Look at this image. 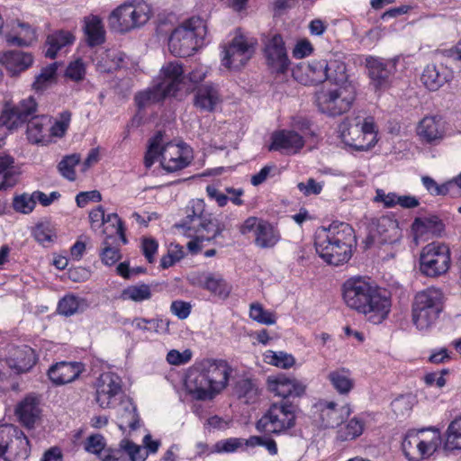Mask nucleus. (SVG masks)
<instances>
[{
  "instance_id": "f257e3e1",
  "label": "nucleus",
  "mask_w": 461,
  "mask_h": 461,
  "mask_svg": "<svg viewBox=\"0 0 461 461\" xmlns=\"http://www.w3.org/2000/svg\"><path fill=\"white\" fill-rule=\"evenodd\" d=\"M232 368L224 360L203 359L186 370L184 389L193 400L211 402L228 386Z\"/></svg>"
},
{
  "instance_id": "f03ea898",
  "label": "nucleus",
  "mask_w": 461,
  "mask_h": 461,
  "mask_svg": "<svg viewBox=\"0 0 461 461\" xmlns=\"http://www.w3.org/2000/svg\"><path fill=\"white\" fill-rule=\"evenodd\" d=\"M341 291L345 304L363 314L369 322L380 324L387 319L392 307L391 299L368 279L350 277L343 283Z\"/></svg>"
},
{
  "instance_id": "7ed1b4c3",
  "label": "nucleus",
  "mask_w": 461,
  "mask_h": 461,
  "mask_svg": "<svg viewBox=\"0 0 461 461\" xmlns=\"http://www.w3.org/2000/svg\"><path fill=\"white\" fill-rule=\"evenodd\" d=\"M356 243L353 228L346 222H333L315 232L316 252L327 263L339 266L348 262Z\"/></svg>"
},
{
  "instance_id": "20e7f679",
  "label": "nucleus",
  "mask_w": 461,
  "mask_h": 461,
  "mask_svg": "<svg viewBox=\"0 0 461 461\" xmlns=\"http://www.w3.org/2000/svg\"><path fill=\"white\" fill-rule=\"evenodd\" d=\"M161 134H157L149 141L144 158L146 167H150L156 159H159L163 169L176 172L188 167L194 159L192 148L185 142L169 141L162 143Z\"/></svg>"
},
{
  "instance_id": "39448f33",
  "label": "nucleus",
  "mask_w": 461,
  "mask_h": 461,
  "mask_svg": "<svg viewBox=\"0 0 461 461\" xmlns=\"http://www.w3.org/2000/svg\"><path fill=\"white\" fill-rule=\"evenodd\" d=\"M342 142L357 151H368L378 141V128L371 116L347 117L339 125Z\"/></svg>"
},
{
  "instance_id": "423d86ee",
  "label": "nucleus",
  "mask_w": 461,
  "mask_h": 461,
  "mask_svg": "<svg viewBox=\"0 0 461 461\" xmlns=\"http://www.w3.org/2000/svg\"><path fill=\"white\" fill-rule=\"evenodd\" d=\"M443 293L436 287L418 292L411 303V321L417 330L429 332L443 310Z\"/></svg>"
},
{
  "instance_id": "0eeeda50",
  "label": "nucleus",
  "mask_w": 461,
  "mask_h": 461,
  "mask_svg": "<svg viewBox=\"0 0 461 461\" xmlns=\"http://www.w3.org/2000/svg\"><path fill=\"white\" fill-rule=\"evenodd\" d=\"M206 34V23L199 17H192L172 32L168 41V49L175 56H191L203 45Z\"/></svg>"
},
{
  "instance_id": "6e6552de",
  "label": "nucleus",
  "mask_w": 461,
  "mask_h": 461,
  "mask_svg": "<svg viewBox=\"0 0 461 461\" xmlns=\"http://www.w3.org/2000/svg\"><path fill=\"white\" fill-rule=\"evenodd\" d=\"M184 80V69L180 63L168 62L160 70L159 82L152 87L140 92L135 96V102L140 108L174 95Z\"/></svg>"
},
{
  "instance_id": "1a4fd4ad",
  "label": "nucleus",
  "mask_w": 461,
  "mask_h": 461,
  "mask_svg": "<svg viewBox=\"0 0 461 461\" xmlns=\"http://www.w3.org/2000/svg\"><path fill=\"white\" fill-rule=\"evenodd\" d=\"M152 15L151 6L142 0L126 1L112 11L108 17L110 26L128 32L146 24Z\"/></svg>"
},
{
  "instance_id": "9d476101",
  "label": "nucleus",
  "mask_w": 461,
  "mask_h": 461,
  "mask_svg": "<svg viewBox=\"0 0 461 461\" xmlns=\"http://www.w3.org/2000/svg\"><path fill=\"white\" fill-rule=\"evenodd\" d=\"M312 135L310 121L296 116L291 121V129L279 130L272 133L269 149L287 155L296 154L303 148L306 139Z\"/></svg>"
},
{
  "instance_id": "9b49d317",
  "label": "nucleus",
  "mask_w": 461,
  "mask_h": 461,
  "mask_svg": "<svg viewBox=\"0 0 461 461\" xmlns=\"http://www.w3.org/2000/svg\"><path fill=\"white\" fill-rule=\"evenodd\" d=\"M355 97L353 84L330 85L316 94V104L322 113L337 116L350 109Z\"/></svg>"
},
{
  "instance_id": "f8f14e48",
  "label": "nucleus",
  "mask_w": 461,
  "mask_h": 461,
  "mask_svg": "<svg viewBox=\"0 0 461 461\" xmlns=\"http://www.w3.org/2000/svg\"><path fill=\"white\" fill-rule=\"evenodd\" d=\"M451 264L449 247L438 241H433L424 246L419 258L420 272L430 278L445 275Z\"/></svg>"
},
{
  "instance_id": "ddd939ff",
  "label": "nucleus",
  "mask_w": 461,
  "mask_h": 461,
  "mask_svg": "<svg viewBox=\"0 0 461 461\" xmlns=\"http://www.w3.org/2000/svg\"><path fill=\"white\" fill-rule=\"evenodd\" d=\"M296 406L291 402L274 403L257 422L259 431L273 434H285L294 427Z\"/></svg>"
},
{
  "instance_id": "4468645a",
  "label": "nucleus",
  "mask_w": 461,
  "mask_h": 461,
  "mask_svg": "<svg viewBox=\"0 0 461 461\" xmlns=\"http://www.w3.org/2000/svg\"><path fill=\"white\" fill-rule=\"evenodd\" d=\"M257 41L243 34H237L229 42L221 45V66L229 70H240L253 57Z\"/></svg>"
},
{
  "instance_id": "2eb2a0df",
  "label": "nucleus",
  "mask_w": 461,
  "mask_h": 461,
  "mask_svg": "<svg viewBox=\"0 0 461 461\" xmlns=\"http://www.w3.org/2000/svg\"><path fill=\"white\" fill-rule=\"evenodd\" d=\"M31 447L27 437L11 424L0 426V457L5 461H24Z\"/></svg>"
},
{
  "instance_id": "dca6fc26",
  "label": "nucleus",
  "mask_w": 461,
  "mask_h": 461,
  "mask_svg": "<svg viewBox=\"0 0 461 461\" xmlns=\"http://www.w3.org/2000/svg\"><path fill=\"white\" fill-rule=\"evenodd\" d=\"M182 227L187 231H206L207 234H201V237L206 240H212L221 232L217 222L205 212V203L202 199H193L189 202Z\"/></svg>"
},
{
  "instance_id": "f3484780",
  "label": "nucleus",
  "mask_w": 461,
  "mask_h": 461,
  "mask_svg": "<svg viewBox=\"0 0 461 461\" xmlns=\"http://www.w3.org/2000/svg\"><path fill=\"white\" fill-rule=\"evenodd\" d=\"M95 402L103 408H113L122 396V379L113 372L102 373L95 383Z\"/></svg>"
},
{
  "instance_id": "a211bd4d",
  "label": "nucleus",
  "mask_w": 461,
  "mask_h": 461,
  "mask_svg": "<svg viewBox=\"0 0 461 461\" xmlns=\"http://www.w3.org/2000/svg\"><path fill=\"white\" fill-rule=\"evenodd\" d=\"M397 59H384L375 56H367L365 65L370 85L375 91H382L390 86V78L396 69Z\"/></svg>"
},
{
  "instance_id": "6ab92c4d",
  "label": "nucleus",
  "mask_w": 461,
  "mask_h": 461,
  "mask_svg": "<svg viewBox=\"0 0 461 461\" xmlns=\"http://www.w3.org/2000/svg\"><path fill=\"white\" fill-rule=\"evenodd\" d=\"M264 57L268 68L276 74H285L291 65L285 43L280 34H274L264 43Z\"/></svg>"
},
{
  "instance_id": "aec40b11",
  "label": "nucleus",
  "mask_w": 461,
  "mask_h": 461,
  "mask_svg": "<svg viewBox=\"0 0 461 461\" xmlns=\"http://www.w3.org/2000/svg\"><path fill=\"white\" fill-rule=\"evenodd\" d=\"M447 122L440 115H428L417 124L415 132L423 144L437 145L447 134Z\"/></svg>"
},
{
  "instance_id": "412c9836",
  "label": "nucleus",
  "mask_w": 461,
  "mask_h": 461,
  "mask_svg": "<svg viewBox=\"0 0 461 461\" xmlns=\"http://www.w3.org/2000/svg\"><path fill=\"white\" fill-rule=\"evenodd\" d=\"M37 104L32 96L23 99L17 105L5 109L0 115V127L13 131L23 125L36 112Z\"/></svg>"
},
{
  "instance_id": "4be33fe9",
  "label": "nucleus",
  "mask_w": 461,
  "mask_h": 461,
  "mask_svg": "<svg viewBox=\"0 0 461 461\" xmlns=\"http://www.w3.org/2000/svg\"><path fill=\"white\" fill-rule=\"evenodd\" d=\"M267 389L275 396L285 399L301 397L305 393L306 385L294 377L278 374L267 378Z\"/></svg>"
},
{
  "instance_id": "5701e85b",
  "label": "nucleus",
  "mask_w": 461,
  "mask_h": 461,
  "mask_svg": "<svg viewBox=\"0 0 461 461\" xmlns=\"http://www.w3.org/2000/svg\"><path fill=\"white\" fill-rule=\"evenodd\" d=\"M294 77L303 85H315L327 80L329 64L326 59H313L302 63L294 70Z\"/></svg>"
},
{
  "instance_id": "b1692460",
  "label": "nucleus",
  "mask_w": 461,
  "mask_h": 461,
  "mask_svg": "<svg viewBox=\"0 0 461 461\" xmlns=\"http://www.w3.org/2000/svg\"><path fill=\"white\" fill-rule=\"evenodd\" d=\"M371 232L381 243L394 244L402 238L399 222L392 215H383L373 220Z\"/></svg>"
},
{
  "instance_id": "393cba45",
  "label": "nucleus",
  "mask_w": 461,
  "mask_h": 461,
  "mask_svg": "<svg viewBox=\"0 0 461 461\" xmlns=\"http://www.w3.org/2000/svg\"><path fill=\"white\" fill-rule=\"evenodd\" d=\"M191 282L221 298L228 297L230 292V286L220 274L198 272L192 276Z\"/></svg>"
},
{
  "instance_id": "a878e982",
  "label": "nucleus",
  "mask_w": 461,
  "mask_h": 461,
  "mask_svg": "<svg viewBox=\"0 0 461 461\" xmlns=\"http://www.w3.org/2000/svg\"><path fill=\"white\" fill-rule=\"evenodd\" d=\"M453 78V72L443 64L427 65L421 75L422 85L429 91H437Z\"/></svg>"
},
{
  "instance_id": "bb28decb",
  "label": "nucleus",
  "mask_w": 461,
  "mask_h": 461,
  "mask_svg": "<svg viewBox=\"0 0 461 461\" xmlns=\"http://www.w3.org/2000/svg\"><path fill=\"white\" fill-rule=\"evenodd\" d=\"M5 363L14 373H25L36 363L34 350L28 346L12 348Z\"/></svg>"
},
{
  "instance_id": "cd10ccee",
  "label": "nucleus",
  "mask_w": 461,
  "mask_h": 461,
  "mask_svg": "<svg viewBox=\"0 0 461 461\" xmlns=\"http://www.w3.org/2000/svg\"><path fill=\"white\" fill-rule=\"evenodd\" d=\"M79 362H59L50 367L48 375L56 385H63L75 381L83 372Z\"/></svg>"
},
{
  "instance_id": "c85d7f7f",
  "label": "nucleus",
  "mask_w": 461,
  "mask_h": 461,
  "mask_svg": "<svg viewBox=\"0 0 461 461\" xmlns=\"http://www.w3.org/2000/svg\"><path fill=\"white\" fill-rule=\"evenodd\" d=\"M76 37L70 31L59 30L48 35L45 56L55 59L60 53H66L74 44Z\"/></svg>"
},
{
  "instance_id": "c756f323",
  "label": "nucleus",
  "mask_w": 461,
  "mask_h": 461,
  "mask_svg": "<svg viewBox=\"0 0 461 461\" xmlns=\"http://www.w3.org/2000/svg\"><path fill=\"white\" fill-rule=\"evenodd\" d=\"M221 103V96L217 86L208 83L199 86L194 93V104L196 108L212 112Z\"/></svg>"
},
{
  "instance_id": "7c9ffc66",
  "label": "nucleus",
  "mask_w": 461,
  "mask_h": 461,
  "mask_svg": "<svg viewBox=\"0 0 461 461\" xmlns=\"http://www.w3.org/2000/svg\"><path fill=\"white\" fill-rule=\"evenodd\" d=\"M0 62L12 76H15L32 65L33 57L22 50H9L0 55Z\"/></svg>"
},
{
  "instance_id": "2f4dec72",
  "label": "nucleus",
  "mask_w": 461,
  "mask_h": 461,
  "mask_svg": "<svg viewBox=\"0 0 461 461\" xmlns=\"http://www.w3.org/2000/svg\"><path fill=\"white\" fill-rule=\"evenodd\" d=\"M315 409L320 413V419L324 427H334L340 423L342 420V413L347 415L350 413V408L346 406L342 409H338L336 402L332 401H320L315 404Z\"/></svg>"
},
{
  "instance_id": "473e14b6",
  "label": "nucleus",
  "mask_w": 461,
  "mask_h": 461,
  "mask_svg": "<svg viewBox=\"0 0 461 461\" xmlns=\"http://www.w3.org/2000/svg\"><path fill=\"white\" fill-rule=\"evenodd\" d=\"M444 229V223L436 215L418 217L411 224V230L416 239H421L428 235L438 236L443 232Z\"/></svg>"
},
{
  "instance_id": "72a5a7b5",
  "label": "nucleus",
  "mask_w": 461,
  "mask_h": 461,
  "mask_svg": "<svg viewBox=\"0 0 461 461\" xmlns=\"http://www.w3.org/2000/svg\"><path fill=\"white\" fill-rule=\"evenodd\" d=\"M15 413L23 425L33 427L41 413L38 399L32 395L25 397L18 403Z\"/></svg>"
},
{
  "instance_id": "f704fd0d",
  "label": "nucleus",
  "mask_w": 461,
  "mask_h": 461,
  "mask_svg": "<svg viewBox=\"0 0 461 461\" xmlns=\"http://www.w3.org/2000/svg\"><path fill=\"white\" fill-rule=\"evenodd\" d=\"M85 449L95 455L102 461L118 460L120 457L116 456L118 452H113V448L106 447V441L100 434L91 435L86 438Z\"/></svg>"
},
{
  "instance_id": "c9c22d12",
  "label": "nucleus",
  "mask_w": 461,
  "mask_h": 461,
  "mask_svg": "<svg viewBox=\"0 0 461 461\" xmlns=\"http://www.w3.org/2000/svg\"><path fill=\"white\" fill-rule=\"evenodd\" d=\"M50 120L47 116L32 118L27 125V137L32 143L47 144L50 141L49 125Z\"/></svg>"
},
{
  "instance_id": "e433bc0d",
  "label": "nucleus",
  "mask_w": 461,
  "mask_h": 461,
  "mask_svg": "<svg viewBox=\"0 0 461 461\" xmlns=\"http://www.w3.org/2000/svg\"><path fill=\"white\" fill-rule=\"evenodd\" d=\"M327 378L336 392L341 395L348 394L355 386L351 371L345 367L331 370Z\"/></svg>"
},
{
  "instance_id": "4c0bfd02",
  "label": "nucleus",
  "mask_w": 461,
  "mask_h": 461,
  "mask_svg": "<svg viewBox=\"0 0 461 461\" xmlns=\"http://www.w3.org/2000/svg\"><path fill=\"white\" fill-rule=\"evenodd\" d=\"M84 32L90 46L100 45L104 41L105 30L102 19L97 15L90 14L85 17Z\"/></svg>"
},
{
  "instance_id": "58836bf2",
  "label": "nucleus",
  "mask_w": 461,
  "mask_h": 461,
  "mask_svg": "<svg viewBox=\"0 0 461 461\" xmlns=\"http://www.w3.org/2000/svg\"><path fill=\"white\" fill-rule=\"evenodd\" d=\"M420 460L432 456L441 444L438 429L429 428L420 429Z\"/></svg>"
},
{
  "instance_id": "ea45409f",
  "label": "nucleus",
  "mask_w": 461,
  "mask_h": 461,
  "mask_svg": "<svg viewBox=\"0 0 461 461\" xmlns=\"http://www.w3.org/2000/svg\"><path fill=\"white\" fill-rule=\"evenodd\" d=\"M113 452H118L116 456L120 457V459L113 461H125L126 457L131 461H145L148 456V453L141 446L135 444L128 438L122 439L118 447L113 448Z\"/></svg>"
},
{
  "instance_id": "a19ab883",
  "label": "nucleus",
  "mask_w": 461,
  "mask_h": 461,
  "mask_svg": "<svg viewBox=\"0 0 461 461\" xmlns=\"http://www.w3.org/2000/svg\"><path fill=\"white\" fill-rule=\"evenodd\" d=\"M123 55L116 50L102 51L96 59V69L101 73H112L122 67Z\"/></svg>"
},
{
  "instance_id": "79ce46f5",
  "label": "nucleus",
  "mask_w": 461,
  "mask_h": 461,
  "mask_svg": "<svg viewBox=\"0 0 461 461\" xmlns=\"http://www.w3.org/2000/svg\"><path fill=\"white\" fill-rule=\"evenodd\" d=\"M255 235V243L262 249L274 247L280 240L278 230L269 222L262 221Z\"/></svg>"
},
{
  "instance_id": "37998d69",
  "label": "nucleus",
  "mask_w": 461,
  "mask_h": 461,
  "mask_svg": "<svg viewBox=\"0 0 461 461\" xmlns=\"http://www.w3.org/2000/svg\"><path fill=\"white\" fill-rule=\"evenodd\" d=\"M366 427V421L361 417L356 416L341 426L337 432L339 441H350L359 438Z\"/></svg>"
},
{
  "instance_id": "c03bdc74",
  "label": "nucleus",
  "mask_w": 461,
  "mask_h": 461,
  "mask_svg": "<svg viewBox=\"0 0 461 461\" xmlns=\"http://www.w3.org/2000/svg\"><path fill=\"white\" fill-rule=\"evenodd\" d=\"M87 307L88 303L86 299L74 294H68L59 302L58 311L61 315L72 316L84 312Z\"/></svg>"
},
{
  "instance_id": "a18cd8bd",
  "label": "nucleus",
  "mask_w": 461,
  "mask_h": 461,
  "mask_svg": "<svg viewBox=\"0 0 461 461\" xmlns=\"http://www.w3.org/2000/svg\"><path fill=\"white\" fill-rule=\"evenodd\" d=\"M402 449L404 456L411 461H420V429L409 431L402 442Z\"/></svg>"
},
{
  "instance_id": "49530a36",
  "label": "nucleus",
  "mask_w": 461,
  "mask_h": 461,
  "mask_svg": "<svg viewBox=\"0 0 461 461\" xmlns=\"http://www.w3.org/2000/svg\"><path fill=\"white\" fill-rule=\"evenodd\" d=\"M265 363L282 369H289L295 365V357L285 351L267 350L263 354Z\"/></svg>"
},
{
  "instance_id": "de8ad7c7",
  "label": "nucleus",
  "mask_w": 461,
  "mask_h": 461,
  "mask_svg": "<svg viewBox=\"0 0 461 461\" xmlns=\"http://www.w3.org/2000/svg\"><path fill=\"white\" fill-rule=\"evenodd\" d=\"M58 67V62H54L42 68L39 75L36 76L35 80L32 84L33 89H35L36 91H43L44 89L54 84L57 79Z\"/></svg>"
},
{
  "instance_id": "09e8293b",
  "label": "nucleus",
  "mask_w": 461,
  "mask_h": 461,
  "mask_svg": "<svg viewBox=\"0 0 461 461\" xmlns=\"http://www.w3.org/2000/svg\"><path fill=\"white\" fill-rule=\"evenodd\" d=\"M105 227L103 230L104 233L107 234L105 240H109L113 239V235H118L123 243L127 242L124 234V228L122 220L117 213H109L106 215Z\"/></svg>"
},
{
  "instance_id": "8fccbe9b",
  "label": "nucleus",
  "mask_w": 461,
  "mask_h": 461,
  "mask_svg": "<svg viewBox=\"0 0 461 461\" xmlns=\"http://www.w3.org/2000/svg\"><path fill=\"white\" fill-rule=\"evenodd\" d=\"M328 64L329 77L327 80L330 82V85L352 84L348 80L346 65L343 62L337 59H331L328 61Z\"/></svg>"
},
{
  "instance_id": "3c124183",
  "label": "nucleus",
  "mask_w": 461,
  "mask_h": 461,
  "mask_svg": "<svg viewBox=\"0 0 461 461\" xmlns=\"http://www.w3.org/2000/svg\"><path fill=\"white\" fill-rule=\"evenodd\" d=\"M152 294L150 287L145 284L130 285L122 292L121 297L123 300H131L133 302H142L150 299Z\"/></svg>"
},
{
  "instance_id": "603ef678",
  "label": "nucleus",
  "mask_w": 461,
  "mask_h": 461,
  "mask_svg": "<svg viewBox=\"0 0 461 461\" xmlns=\"http://www.w3.org/2000/svg\"><path fill=\"white\" fill-rule=\"evenodd\" d=\"M445 446L450 450L461 449V416L448 425Z\"/></svg>"
},
{
  "instance_id": "864d4df0",
  "label": "nucleus",
  "mask_w": 461,
  "mask_h": 461,
  "mask_svg": "<svg viewBox=\"0 0 461 461\" xmlns=\"http://www.w3.org/2000/svg\"><path fill=\"white\" fill-rule=\"evenodd\" d=\"M160 321L158 319H146L136 317L132 320L127 319L123 321V325H130L133 330H140L142 333H155L158 332Z\"/></svg>"
},
{
  "instance_id": "5fc2aeb1",
  "label": "nucleus",
  "mask_w": 461,
  "mask_h": 461,
  "mask_svg": "<svg viewBox=\"0 0 461 461\" xmlns=\"http://www.w3.org/2000/svg\"><path fill=\"white\" fill-rule=\"evenodd\" d=\"M79 155L72 154L67 156L59 163V171L66 179L69 181H75L77 178L75 167L79 166Z\"/></svg>"
},
{
  "instance_id": "6e6d98bb",
  "label": "nucleus",
  "mask_w": 461,
  "mask_h": 461,
  "mask_svg": "<svg viewBox=\"0 0 461 461\" xmlns=\"http://www.w3.org/2000/svg\"><path fill=\"white\" fill-rule=\"evenodd\" d=\"M71 122V113L68 111H64L58 118L55 120L54 123L49 128L50 131V139L54 138H62L70 124Z\"/></svg>"
},
{
  "instance_id": "4d7b16f0",
  "label": "nucleus",
  "mask_w": 461,
  "mask_h": 461,
  "mask_svg": "<svg viewBox=\"0 0 461 461\" xmlns=\"http://www.w3.org/2000/svg\"><path fill=\"white\" fill-rule=\"evenodd\" d=\"M244 450L243 438H229L216 442L213 446V452L216 453H233Z\"/></svg>"
},
{
  "instance_id": "13d9d810",
  "label": "nucleus",
  "mask_w": 461,
  "mask_h": 461,
  "mask_svg": "<svg viewBox=\"0 0 461 461\" xmlns=\"http://www.w3.org/2000/svg\"><path fill=\"white\" fill-rule=\"evenodd\" d=\"M86 65L78 58L70 61L66 68L65 77L74 82H80L85 78Z\"/></svg>"
},
{
  "instance_id": "bf43d9fd",
  "label": "nucleus",
  "mask_w": 461,
  "mask_h": 461,
  "mask_svg": "<svg viewBox=\"0 0 461 461\" xmlns=\"http://www.w3.org/2000/svg\"><path fill=\"white\" fill-rule=\"evenodd\" d=\"M14 170V158L8 155L0 157V188L13 185L10 178L13 176Z\"/></svg>"
},
{
  "instance_id": "052dcab7",
  "label": "nucleus",
  "mask_w": 461,
  "mask_h": 461,
  "mask_svg": "<svg viewBox=\"0 0 461 461\" xmlns=\"http://www.w3.org/2000/svg\"><path fill=\"white\" fill-rule=\"evenodd\" d=\"M36 205V199L34 198V192L31 194H23L14 198V209L21 213L28 214L32 212Z\"/></svg>"
},
{
  "instance_id": "680f3d73",
  "label": "nucleus",
  "mask_w": 461,
  "mask_h": 461,
  "mask_svg": "<svg viewBox=\"0 0 461 461\" xmlns=\"http://www.w3.org/2000/svg\"><path fill=\"white\" fill-rule=\"evenodd\" d=\"M249 316L252 320L266 325H272L276 323L275 315L268 311H266L261 304L252 303L249 309Z\"/></svg>"
},
{
  "instance_id": "e2e57ef3",
  "label": "nucleus",
  "mask_w": 461,
  "mask_h": 461,
  "mask_svg": "<svg viewBox=\"0 0 461 461\" xmlns=\"http://www.w3.org/2000/svg\"><path fill=\"white\" fill-rule=\"evenodd\" d=\"M421 183L428 193L434 196H445L448 194V185L447 182H444L443 184H438L435 179L429 176H421Z\"/></svg>"
},
{
  "instance_id": "0e129e2a",
  "label": "nucleus",
  "mask_w": 461,
  "mask_h": 461,
  "mask_svg": "<svg viewBox=\"0 0 461 461\" xmlns=\"http://www.w3.org/2000/svg\"><path fill=\"white\" fill-rule=\"evenodd\" d=\"M139 417L136 413V408L131 403L125 407L123 412L121 414V420L119 428L123 431L126 427L131 429L138 428Z\"/></svg>"
},
{
  "instance_id": "69168bd1",
  "label": "nucleus",
  "mask_w": 461,
  "mask_h": 461,
  "mask_svg": "<svg viewBox=\"0 0 461 461\" xmlns=\"http://www.w3.org/2000/svg\"><path fill=\"white\" fill-rule=\"evenodd\" d=\"M100 256L103 263L106 266L114 265L122 257L120 249L117 247L112 246L107 240L103 242V249Z\"/></svg>"
},
{
  "instance_id": "338daca9",
  "label": "nucleus",
  "mask_w": 461,
  "mask_h": 461,
  "mask_svg": "<svg viewBox=\"0 0 461 461\" xmlns=\"http://www.w3.org/2000/svg\"><path fill=\"white\" fill-rule=\"evenodd\" d=\"M314 51V47L310 40L303 38L298 40L293 50L292 55L296 59H301L311 56Z\"/></svg>"
},
{
  "instance_id": "774afa93",
  "label": "nucleus",
  "mask_w": 461,
  "mask_h": 461,
  "mask_svg": "<svg viewBox=\"0 0 461 461\" xmlns=\"http://www.w3.org/2000/svg\"><path fill=\"white\" fill-rule=\"evenodd\" d=\"M19 27L21 31L18 32V36L13 38L12 42L21 46H27L35 40V32L30 25L25 23H20Z\"/></svg>"
}]
</instances>
